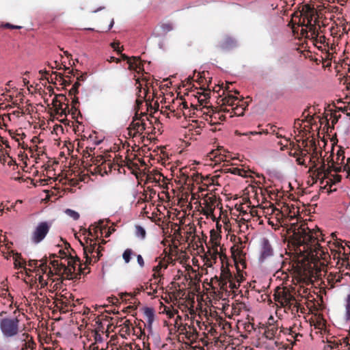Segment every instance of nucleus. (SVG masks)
Instances as JSON below:
<instances>
[{
    "label": "nucleus",
    "instance_id": "f257e3e1",
    "mask_svg": "<svg viewBox=\"0 0 350 350\" xmlns=\"http://www.w3.org/2000/svg\"><path fill=\"white\" fill-rule=\"evenodd\" d=\"M298 165L308 167V173L312 178L317 182L319 180L321 187L324 189H331L332 185L339 183L341 176L332 174V171L336 172L342 170H347L350 164V158L347 159V164L340 165L338 163L344 161L345 154H329L325 163V157L322 154H291Z\"/></svg>",
    "mask_w": 350,
    "mask_h": 350
},
{
    "label": "nucleus",
    "instance_id": "f03ea898",
    "mask_svg": "<svg viewBox=\"0 0 350 350\" xmlns=\"http://www.w3.org/2000/svg\"><path fill=\"white\" fill-rule=\"evenodd\" d=\"M297 249L304 260L313 264L314 267L324 266L330 259L327 248L322 245L325 243L322 232L317 230H310L308 228H300L297 234Z\"/></svg>",
    "mask_w": 350,
    "mask_h": 350
},
{
    "label": "nucleus",
    "instance_id": "7ed1b4c3",
    "mask_svg": "<svg viewBox=\"0 0 350 350\" xmlns=\"http://www.w3.org/2000/svg\"><path fill=\"white\" fill-rule=\"evenodd\" d=\"M52 267L55 270V275L59 276V279H73L77 273H83L82 265L77 256L70 255L66 258V262H59L58 260H51Z\"/></svg>",
    "mask_w": 350,
    "mask_h": 350
},
{
    "label": "nucleus",
    "instance_id": "20e7f679",
    "mask_svg": "<svg viewBox=\"0 0 350 350\" xmlns=\"http://www.w3.org/2000/svg\"><path fill=\"white\" fill-rule=\"evenodd\" d=\"M85 241H80L81 245L83 246L84 254L85 256V263H91L92 260L94 262H97L103 256L102 251L103 250L100 243H97L96 238L92 232L91 229L85 234Z\"/></svg>",
    "mask_w": 350,
    "mask_h": 350
},
{
    "label": "nucleus",
    "instance_id": "39448f33",
    "mask_svg": "<svg viewBox=\"0 0 350 350\" xmlns=\"http://www.w3.org/2000/svg\"><path fill=\"white\" fill-rule=\"evenodd\" d=\"M115 159L118 164L123 168L125 173L124 167L131 171L137 178L142 174L140 166L146 165V163L142 158L137 157V154H118Z\"/></svg>",
    "mask_w": 350,
    "mask_h": 350
},
{
    "label": "nucleus",
    "instance_id": "423d86ee",
    "mask_svg": "<svg viewBox=\"0 0 350 350\" xmlns=\"http://www.w3.org/2000/svg\"><path fill=\"white\" fill-rule=\"evenodd\" d=\"M155 262H157L158 263L152 268L153 274L151 279L150 280V284L149 285L150 289L152 291L147 292V293L150 295L157 293V286L161 283L163 278L162 271L165 270L168 267V262L165 259V258H156ZM148 289V286H146V290Z\"/></svg>",
    "mask_w": 350,
    "mask_h": 350
},
{
    "label": "nucleus",
    "instance_id": "0eeeda50",
    "mask_svg": "<svg viewBox=\"0 0 350 350\" xmlns=\"http://www.w3.org/2000/svg\"><path fill=\"white\" fill-rule=\"evenodd\" d=\"M315 14L317 13H306L301 15L302 21L301 18L299 19V25L302 27L301 30L302 36H306V37L318 36L319 29L316 27L317 23H319L318 19L316 18L314 23H312L313 17Z\"/></svg>",
    "mask_w": 350,
    "mask_h": 350
},
{
    "label": "nucleus",
    "instance_id": "6e6552de",
    "mask_svg": "<svg viewBox=\"0 0 350 350\" xmlns=\"http://www.w3.org/2000/svg\"><path fill=\"white\" fill-rule=\"evenodd\" d=\"M0 329L5 338L15 337L18 334L19 321L17 318H3L0 320Z\"/></svg>",
    "mask_w": 350,
    "mask_h": 350
},
{
    "label": "nucleus",
    "instance_id": "1a4fd4ad",
    "mask_svg": "<svg viewBox=\"0 0 350 350\" xmlns=\"http://www.w3.org/2000/svg\"><path fill=\"white\" fill-rule=\"evenodd\" d=\"M51 225L47 221L40 222L31 235V241L35 244L42 241L49 232Z\"/></svg>",
    "mask_w": 350,
    "mask_h": 350
},
{
    "label": "nucleus",
    "instance_id": "9d476101",
    "mask_svg": "<svg viewBox=\"0 0 350 350\" xmlns=\"http://www.w3.org/2000/svg\"><path fill=\"white\" fill-rule=\"evenodd\" d=\"M220 260L221 263L220 276H215V278L212 279V282L215 280V282L218 283V284L221 286V288L224 290L226 288V286L228 284V282L230 281V280H232L233 276L231 274L227 265H224L223 256H220Z\"/></svg>",
    "mask_w": 350,
    "mask_h": 350
},
{
    "label": "nucleus",
    "instance_id": "9b49d317",
    "mask_svg": "<svg viewBox=\"0 0 350 350\" xmlns=\"http://www.w3.org/2000/svg\"><path fill=\"white\" fill-rule=\"evenodd\" d=\"M274 297L275 301L282 306H291L293 304V301H295L294 297L286 288H278Z\"/></svg>",
    "mask_w": 350,
    "mask_h": 350
},
{
    "label": "nucleus",
    "instance_id": "f8f14e48",
    "mask_svg": "<svg viewBox=\"0 0 350 350\" xmlns=\"http://www.w3.org/2000/svg\"><path fill=\"white\" fill-rule=\"evenodd\" d=\"M273 254V250L269 240L266 238H263L261 241L260 261L263 262L268 258L272 256Z\"/></svg>",
    "mask_w": 350,
    "mask_h": 350
},
{
    "label": "nucleus",
    "instance_id": "ddd939ff",
    "mask_svg": "<svg viewBox=\"0 0 350 350\" xmlns=\"http://www.w3.org/2000/svg\"><path fill=\"white\" fill-rule=\"evenodd\" d=\"M129 69L138 73L144 71V64L139 57L133 56L132 59H129Z\"/></svg>",
    "mask_w": 350,
    "mask_h": 350
},
{
    "label": "nucleus",
    "instance_id": "4468645a",
    "mask_svg": "<svg viewBox=\"0 0 350 350\" xmlns=\"http://www.w3.org/2000/svg\"><path fill=\"white\" fill-rule=\"evenodd\" d=\"M191 107L193 108V110H196L197 112H200L202 113L203 114H206L207 116L206 120L208 122H212L213 119H215L217 121L219 120L218 117L219 116V112H213L212 114L209 115V108L207 107L206 105L203 106L200 111L198 109V108L195 107L193 104L191 105Z\"/></svg>",
    "mask_w": 350,
    "mask_h": 350
},
{
    "label": "nucleus",
    "instance_id": "2eb2a0df",
    "mask_svg": "<svg viewBox=\"0 0 350 350\" xmlns=\"http://www.w3.org/2000/svg\"><path fill=\"white\" fill-rule=\"evenodd\" d=\"M0 162L3 165H8L12 167V170L18 169V165L16 163V160L10 156V154H0Z\"/></svg>",
    "mask_w": 350,
    "mask_h": 350
},
{
    "label": "nucleus",
    "instance_id": "dca6fc26",
    "mask_svg": "<svg viewBox=\"0 0 350 350\" xmlns=\"http://www.w3.org/2000/svg\"><path fill=\"white\" fill-rule=\"evenodd\" d=\"M53 105L55 107V110L57 113H59L60 116L63 115L66 116L67 111L69 112V107L68 104H65V107H64V104L57 100V96L53 100Z\"/></svg>",
    "mask_w": 350,
    "mask_h": 350
},
{
    "label": "nucleus",
    "instance_id": "f3484780",
    "mask_svg": "<svg viewBox=\"0 0 350 350\" xmlns=\"http://www.w3.org/2000/svg\"><path fill=\"white\" fill-rule=\"evenodd\" d=\"M37 268H38L42 273H48V275L49 277L53 275V274H55L54 269L53 268L52 269L51 267L48 266L46 260H40Z\"/></svg>",
    "mask_w": 350,
    "mask_h": 350
},
{
    "label": "nucleus",
    "instance_id": "a211bd4d",
    "mask_svg": "<svg viewBox=\"0 0 350 350\" xmlns=\"http://www.w3.org/2000/svg\"><path fill=\"white\" fill-rule=\"evenodd\" d=\"M32 338L33 337L30 334L26 332H23L21 334H18L14 339V342L16 343V349H19L21 345L25 342L27 343V340H31Z\"/></svg>",
    "mask_w": 350,
    "mask_h": 350
},
{
    "label": "nucleus",
    "instance_id": "6ab92c4d",
    "mask_svg": "<svg viewBox=\"0 0 350 350\" xmlns=\"http://www.w3.org/2000/svg\"><path fill=\"white\" fill-rule=\"evenodd\" d=\"M209 255L210 257H206V260L205 262V265L209 267H211L213 265V264L216 263L218 256H222L219 254L217 247L213 249V252H209Z\"/></svg>",
    "mask_w": 350,
    "mask_h": 350
},
{
    "label": "nucleus",
    "instance_id": "aec40b11",
    "mask_svg": "<svg viewBox=\"0 0 350 350\" xmlns=\"http://www.w3.org/2000/svg\"><path fill=\"white\" fill-rule=\"evenodd\" d=\"M278 332V327L274 325H269L265 330L264 336L267 339L272 340Z\"/></svg>",
    "mask_w": 350,
    "mask_h": 350
},
{
    "label": "nucleus",
    "instance_id": "412c9836",
    "mask_svg": "<svg viewBox=\"0 0 350 350\" xmlns=\"http://www.w3.org/2000/svg\"><path fill=\"white\" fill-rule=\"evenodd\" d=\"M229 154H215L214 157L210 158L209 163H206V165H211L213 167H215L216 165H219L220 161L224 159L225 157V161H226L227 158H228Z\"/></svg>",
    "mask_w": 350,
    "mask_h": 350
},
{
    "label": "nucleus",
    "instance_id": "4be33fe9",
    "mask_svg": "<svg viewBox=\"0 0 350 350\" xmlns=\"http://www.w3.org/2000/svg\"><path fill=\"white\" fill-rule=\"evenodd\" d=\"M144 315L146 321L149 325H151L154 318V311L151 308H145L144 310Z\"/></svg>",
    "mask_w": 350,
    "mask_h": 350
},
{
    "label": "nucleus",
    "instance_id": "5701e85b",
    "mask_svg": "<svg viewBox=\"0 0 350 350\" xmlns=\"http://www.w3.org/2000/svg\"><path fill=\"white\" fill-rule=\"evenodd\" d=\"M337 350H350V337L343 338L338 342Z\"/></svg>",
    "mask_w": 350,
    "mask_h": 350
},
{
    "label": "nucleus",
    "instance_id": "b1692460",
    "mask_svg": "<svg viewBox=\"0 0 350 350\" xmlns=\"http://www.w3.org/2000/svg\"><path fill=\"white\" fill-rule=\"evenodd\" d=\"M239 98L237 96L232 95H228L221 99L222 105L233 106L235 104V101L238 100Z\"/></svg>",
    "mask_w": 350,
    "mask_h": 350
},
{
    "label": "nucleus",
    "instance_id": "393cba45",
    "mask_svg": "<svg viewBox=\"0 0 350 350\" xmlns=\"http://www.w3.org/2000/svg\"><path fill=\"white\" fill-rule=\"evenodd\" d=\"M36 348V343L33 338L31 340H27V343L25 342L20 346L18 350H33Z\"/></svg>",
    "mask_w": 350,
    "mask_h": 350
},
{
    "label": "nucleus",
    "instance_id": "a878e982",
    "mask_svg": "<svg viewBox=\"0 0 350 350\" xmlns=\"http://www.w3.org/2000/svg\"><path fill=\"white\" fill-rule=\"evenodd\" d=\"M235 45V41L231 38H226L220 44L222 49H228Z\"/></svg>",
    "mask_w": 350,
    "mask_h": 350
},
{
    "label": "nucleus",
    "instance_id": "bb28decb",
    "mask_svg": "<svg viewBox=\"0 0 350 350\" xmlns=\"http://www.w3.org/2000/svg\"><path fill=\"white\" fill-rule=\"evenodd\" d=\"M159 27L162 31L161 35L163 36L173 29V25L171 23H162L159 25ZM159 36H160V34Z\"/></svg>",
    "mask_w": 350,
    "mask_h": 350
},
{
    "label": "nucleus",
    "instance_id": "cd10ccee",
    "mask_svg": "<svg viewBox=\"0 0 350 350\" xmlns=\"http://www.w3.org/2000/svg\"><path fill=\"white\" fill-rule=\"evenodd\" d=\"M173 105H176L178 108H180V109H188V105L187 103L182 98H176L173 101Z\"/></svg>",
    "mask_w": 350,
    "mask_h": 350
},
{
    "label": "nucleus",
    "instance_id": "c85d7f7f",
    "mask_svg": "<svg viewBox=\"0 0 350 350\" xmlns=\"http://www.w3.org/2000/svg\"><path fill=\"white\" fill-rule=\"evenodd\" d=\"M68 245V247H66V250H59L57 257L60 258L61 260H64L65 262L66 261V258H68L70 255H72L70 254V252L69 250L70 245L68 243H66Z\"/></svg>",
    "mask_w": 350,
    "mask_h": 350
},
{
    "label": "nucleus",
    "instance_id": "c756f323",
    "mask_svg": "<svg viewBox=\"0 0 350 350\" xmlns=\"http://www.w3.org/2000/svg\"><path fill=\"white\" fill-rule=\"evenodd\" d=\"M134 254L133 251L128 248L124 250V252L122 254V258L125 263H129L131 261L132 256Z\"/></svg>",
    "mask_w": 350,
    "mask_h": 350
},
{
    "label": "nucleus",
    "instance_id": "7c9ffc66",
    "mask_svg": "<svg viewBox=\"0 0 350 350\" xmlns=\"http://www.w3.org/2000/svg\"><path fill=\"white\" fill-rule=\"evenodd\" d=\"M146 230L143 227H142L141 226H135L136 237H137L138 238H140L142 239H144L146 237Z\"/></svg>",
    "mask_w": 350,
    "mask_h": 350
},
{
    "label": "nucleus",
    "instance_id": "2f4dec72",
    "mask_svg": "<svg viewBox=\"0 0 350 350\" xmlns=\"http://www.w3.org/2000/svg\"><path fill=\"white\" fill-rule=\"evenodd\" d=\"M338 342L336 340L328 341L327 343L324 346V350H332L338 349Z\"/></svg>",
    "mask_w": 350,
    "mask_h": 350
},
{
    "label": "nucleus",
    "instance_id": "473e14b6",
    "mask_svg": "<svg viewBox=\"0 0 350 350\" xmlns=\"http://www.w3.org/2000/svg\"><path fill=\"white\" fill-rule=\"evenodd\" d=\"M65 213L70 217L72 218L74 220H78L79 219V213L74 210L67 208L65 211Z\"/></svg>",
    "mask_w": 350,
    "mask_h": 350
},
{
    "label": "nucleus",
    "instance_id": "72a5a7b5",
    "mask_svg": "<svg viewBox=\"0 0 350 350\" xmlns=\"http://www.w3.org/2000/svg\"><path fill=\"white\" fill-rule=\"evenodd\" d=\"M81 83L79 81H76L72 85V88L69 90L68 95L70 96H72L79 93V88L80 87Z\"/></svg>",
    "mask_w": 350,
    "mask_h": 350
},
{
    "label": "nucleus",
    "instance_id": "f704fd0d",
    "mask_svg": "<svg viewBox=\"0 0 350 350\" xmlns=\"http://www.w3.org/2000/svg\"><path fill=\"white\" fill-rule=\"evenodd\" d=\"M209 95V92H203L200 95V96L198 98V100L200 105H202L203 103H207V100L210 98Z\"/></svg>",
    "mask_w": 350,
    "mask_h": 350
},
{
    "label": "nucleus",
    "instance_id": "c9c22d12",
    "mask_svg": "<svg viewBox=\"0 0 350 350\" xmlns=\"http://www.w3.org/2000/svg\"><path fill=\"white\" fill-rule=\"evenodd\" d=\"M245 108L242 106H239V104L237 105V107L232 109L233 113L234 116H243Z\"/></svg>",
    "mask_w": 350,
    "mask_h": 350
},
{
    "label": "nucleus",
    "instance_id": "e433bc0d",
    "mask_svg": "<svg viewBox=\"0 0 350 350\" xmlns=\"http://www.w3.org/2000/svg\"><path fill=\"white\" fill-rule=\"evenodd\" d=\"M306 13H317L315 9L311 7L310 5L306 4L302 7V10L301 11V15L305 14Z\"/></svg>",
    "mask_w": 350,
    "mask_h": 350
},
{
    "label": "nucleus",
    "instance_id": "4c0bfd02",
    "mask_svg": "<svg viewBox=\"0 0 350 350\" xmlns=\"http://www.w3.org/2000/svg\"><path fill=\"white\" fill-rule=\"evenodd\" d=\"M161 178H164L160 173H157L154 175H148L147 179L150 181H155L159 183Z\"/></svg>",
    "mask_w": 350,
    "mask_h": 350
},
{
    "label": "nucleus",
    "instance_id": "58836bf2",
    "mask_svg": "<svg viewBox=\"0 0 350 350\" xmlns=\"http://www.w3.org/2000/svg\"><path fill=\"white\" fill-rule=\"evenodd\" d=\"M121 321L122 323L119 324V326H122L126 329V332L130 331V327L131 326V323L129 320L126 319L125 318H121Z\"/></svg>",
    "mask_w": 350,
    "mask_h": 350
},
{
    "label": "nucleus",
    "instance_id": "ea45409f",
    "mask_svg": "<svg viewBox=\"0 0 350 350\" xmlns=\"http://www.w3.org/2000/svg\"><path fill=\"white\" fill-rule=\"evenodd\" d=\"M194 231H195V228H191L190 230L187 232V235H186V238H185L187 242H192L193 241V239L195 238Z\"/></svg>",
    "mask_w": 350,
    "mask_h": 350
},
{
    "label": "nucleus",
    "instance_id": "a19ab883",
    "mask_svg": "<svg viewBox=\"0 0 350 350\" xmlns=\"http://www.w3.org/2000/svg\"><path fill=\"white\" fill-rule=\"evenodd\" d=\"M189 330L186 331V335L188 338H192L193 339H195L198 336V333L196 332V329L193 327H189Z\"/></svg>",
    "mask_w": 350,
    "mask_h": 350
},
{
    "label": "nucleus",
    "instance_id": "79ce46f5",
    "mask_svg": "<svg viewBox=\"0 0 350 350\" xmlns=\"http://www.w3.org/2000/svg\"><path fill=\"white\" fill-rule=\"evenodd\" d=\"M94 339L95 343H101L103 342V337L98 331L94 333Z\"/></svg>",
    "mask_w": 350,
    "mask_h": 350
},
{
    "label": "nucleus",
    "instance_id": "37998d69",
    "mask_svg": "<svg viewBox=\"0 0 350 350\" xmlns=\"http://www.w3.org/2000/svg\"><path fill=\"white\" fill-rule=\"evenodd\" d=\"M314 41L319 42L321 44H324L325 42V37L324 36H319V33H318V36H314V37L310 36Z\"/></svg>",
    "mask_w": 350,
    "mask_h": 350
},
{
    "label": "nucleus",
    "instance_id": "c03bdc74",
    "mask_svg": "<svg viewBox=\"0 0 350 350\" xmlns=\"http://www.w3.org/2000/svg\"><path fill=\"white\" fill-rule=\"evenodd\" d=\"M72 109H75V111H78L77 105L79 104V98L76 96V95L72 96Z\"/></svg>",
    "mask_w": 350,
    "mask_h": 350
},
{
    "label": "nucleus",
    "instance_id": "a18cd8bd",
    "mask_svg": "<svg viewBox=\"0 0 350 350\" xmlns=\"http://www.w3.org/2000/svg\"><path fill=\"white\" fill-rule=\"evenodd\" d=\"M137 261L141 268H143L144 267L145 263H144V258L142 256V255H140V254L137 255Z\"/></svg>",
    "mask_w": 350,
    "mask_h": 350
},
{
    "label": "nucleus",
    "instance_id": "49530a36",
    "mask_svg": "<svg viewBox=\"0 0 350 350\" xmlns=\"http://www.w3.org/2000/svg\"><path fill=\"white\" fill-rule=\"evenodd\" d=\"M3 27H5V28H9V29H21V26L13 25H11L10 23H5V24L3 25Z\"/></svg>",
    "mask_w": 350,
    "mask_h": 350
},
{
    "label": "nucleus",
    "instance_id": "de8ad7c7",
    "mask_svg": "<svg viewBox=\"0 0 350 350\" xmlns=\"http://www.w3.org/2000/svg\"><path fill=\"white\" fill-rule=\"evenodd\" d=\"M228 283H229V287L231 289L237 288L239 286V284H237L236 282L233 281V279L230 280V281L228 282Z\"/></svg>",
    "mask_w": 350,
    "mask_h": 350
},
{
    "label": "nucleus",
    "instance_id": "09e8293b",
    "mask_svg": "<svg viewBox=\"0 0 350 350\" xmlns=\"http://www.w3.org/2000/svg\"><path fill=\"white\" fill-rule=\"evenodd\" d=\"M141 291L140 288H137V292H135V293L133 295L131 293H122V298L123 299L124 297H126V296H131L132 298L137 294L138 293L139 291Z\"/></svg>",
    "mask_w": 350,
    "mask_h": 350
},
{
    "label": "nucleus",
    "instance_id": "8fccbe9b",
    "mask_svg": "<svg viewBox=\"0 0 350 350\" xmlns=\"http://www.w3.org/2000/svg\"><path fill=\"white\" fill-rule=\"evenodd\" d=\"M52 75H56V77L59 76V78H60L61 79H62V80H63V84H64L65 85H69V84H70V83H69V82H67L66 81H65V80L63 79V77H62V75L61 74H59V73L58 74L57 72H52Z\"/></svg>",
    "mask_w": 350,
    "mask_h": 350
},
{
    "label": "nucleus",
    "instance_id": "3c124183",
    "mask_svg": "<svg viewBox=\"0 0 350 350\" xmlns=\"http://www.w3.org/2000/svg\"><path fill=\"white\" fill-rule=\"evenodd\" d=\"M242 170L239 169V168H237V167H234L232 170V173L234 174H238V175H240V176H242Z\"/></svg>",
    "mask_w": 350,
    "mask_h": 350
},
{
    "label": "nucleus",
    "instance_id": "603ef678",
    "mask_svg": "<svg viewBox=\"0 0 350 350\" xmlns=\"http://www.w3.org/2000/svg\"><path fill=\"white\" fill-rule=\"evenodd\" d=\"M85 79H86V74H81L80 75L77 76V81H79V83H80V81H84Z\"/></svg>",
    "mask_w": 350,
    "mask_h": 350
},
{
    "label": "nucleus",
    "instance_id": "864d4df0",
    "mask_svg": "<svg viewBox=\"0 0 350 350\" xmlns=\"http://www.w3.org/2000/svg\"><path fill=\"white\" fill-rule=\"evenodd\" d=\"M40 73L42 75V76L43 77H44L45 79H46L47 80H49V79L47 78V76L49 75V71L48 70H40Z\"/></svg>",
    "mask_w": 350,
    "mask_h": 350
},
{
    "label": "nucleus",
    "instance_id": "5fc2aeb1",
    "mask_svg": "<svg viewBox=\"0 0 350 350\" xmlns=\"http://www.w3.org/2000/svg\"><path fill=\"white\" fill-rule=\"evenodd\" d=\"M119 44L120 43L119 42H113L111 43V46L112 48L115 50V51H117L118 52H120L118 49L119 48Z\"/></svg>",
    "mask_w": 350,
    "mask_h": 350
},
{
    "label": "nucleus",
    "instance_id": "6e6d98bb",
    "mask_svg": "<svg viewBox=\"0 0 350 350\" xmlns=\"http://www.w3.org/2000/svg\"><path fill=\"white\" fill-rule=\"evenodd\" d=\"M239 105L244 107L245 109L248 106V104L246 102H244L243 100L239 101Z\"/></svg>",
    "mask_w": 350,
    "mask_h": 350
},
{
    "label": "nucleus",
    "instance_id": "4d7b16f0",
    "mask_svg": "<svg viewBox=\"0 0 350 350\" xmlns=\"http://www.w3.org/2000/svg\"><path fill=\"white\" fill-rule=\"evenodd\" d=\"M39 261L38 260H31L29 261V265L30 266H34L37 268Z\"/></svg>",
    "mask_w": 350,
    "mask_h": 350
},
{
    "label": "nucleus",
    "instance_id": "13d9d810",
    "mask_svg": "<svg viewBox=\"0 0 350 350\" xmlns=\"http://www.w3.org/2000/svg\"><path fill=\"white\" fill-rule=\"evenodd\" d=\"M121 57L124 60H127V63L129 62V59H132V57H129L126 55L120 53Z\"/></svg>",
    "mask_w": 350,
    "mask_h": 350
},
{
    "label": "nucleus",
    "instance_id": "bf43d9fd",
    "mask_svg": "<svg viewBox=\"0 0 350 350\" xmlns=\"http://www.w3.org/2000/svg\"><path fill=\"white\" fill-rule=\"evenodd\" d=\"M12 107H17L18 108H20V107L18 106V103L17 102V100H15V101H13L12 102V105H9L7 107L8 108H11Z\"/></svg>",
    "mask_w": 350,
    "mask_h": 350
},
{
    "label": "nucleus",
    "instance_id": "052dcab7",
    "mask_svg": "<svg viewBox=\"0 0 350 350\" xmlns=\"http://www.w3.org/2000/svg\"><path fill=\"white\" fill-rule=\"evenodd\" d=\"M60 301H61V304L62 305H64L66 307H67V306H68V305H70V301L67 299L66 301L61 299Z\"/></svg>",
    "mask_w": 350,
    "mask_h": 350
},
{
    "label": "nucleus",
    "instance_id": "680f3d73",
    "mask_svg": "<svg viewBox=\"0 0 350 350\" xmlns=\"http://www.w3.org/2000/svg\"><path fill=\"white\" fill-rule=\"evenodd\" d=\"M218 120H220V121H224V120H226V116H225L224 115L221 114V113H219V117H218Z\"/></svg>",
    "mask_w": 350,
    "mask_h": 350
},
{
    "label": "nucleus",
    "instance_id": "e2e57ef3",
    "mask_svg": "<svg viewBox=\"0 0 350 350\" xmlns=\"http://www.w3.org/2000/svg\"><path fill=\"white\" fill-rule=\"evenodd\" d=\"M14 115H16V116H19L20 114H23L24 113V112L22 111H13L12 113Z\"/></svg>",
    "mask_w": 350,
    "mask_h": 350
},
{
    "label": "nucleus",
    "instance_id": "0e129e2a",
    "mask_svg": "<svg viewBox=\"0 0 350 350\" xmlns=\"http://www.w3.org/2000/svg\"><path fill=\"white\" fill-rule=\"evenodd\" d=\"M110 62H116V63H118L120 62V59L118 58L111 57Z\"/></svg>",
    "mask_w": 350,
    "mask_h": 350
},
{
    "label": "nucleus",
    "instance_id": "69168bd1",
    "mask_svg": "<svg viewBox=\"0 0 350 350\" xmlns=\"http://www.w3.org/2000/svg\"><path fill=\"white\" fill-rule=\"evenodd\" d=\"M113 24H114V21H113V18H112L111 21V23H110V24L109 25L107 31L112 28Z\"/></svg>",
    "mask_w": 350,
    "mask_h": 350
},
{
    "label": "nucleus",
    "instance_id": "338daca9",
    "mask_svg": "<svg viewBox=\"0 0 350 350\" xmlns=\"http://www.w3.org/2000/svg\"><path fill=\"white\" fill-rule=\"evenodd\" d=\"M140 126H142V130L144 129L142 124H140V123H139V122H137V123H136V124H135V128H136L137 130L139 129V128Z\"/></svg>",
    "mask_w": 350,
    "mask_h": 350
},
{
    "label": "nucleus",
    "instance_id": "774afa93",
    "mask_svg": "<svg viewBox=\"0 0 350 350\" xmlns=\"http://www.w3.org/2000/svg\"><path fill=\"white\" fill-rule=\"evenodd\" d=\"M337 154H339V153H345V151L344 150L342 149V148L341 146L339 147V150H337L336 152Z\"/></svg>",
    "mask_w": 350,
    "mask_h": 350
}]
</instances>
